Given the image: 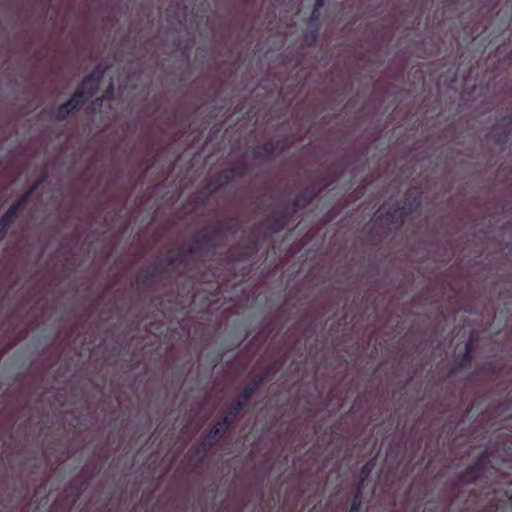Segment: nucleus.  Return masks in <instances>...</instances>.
<instances>
[{
    "instance_id": "obj_1",
    "label": "nucleus",
    "mask_w": 512,
    "mask_h": 512,
    "mask_svg": "<svg viewBox=\"0 0 512 512\" xmlns=\"http://www.w3.org/2000/svg\"><path fill=\"white\" fill-rule=\"evenodd\" d=\"M103 72L96 71L91 74L81 85L80 89L74 94V96L66 102L64 105L59 107L57 110V117L64 118L77 106H79L84 100L91 97L98 89L100 78Z\"/></svg>"
},
{
    "instance_id": "obj_2",
    "label": "nucleus",
    "mask_w": 512,
    "mask_h": 512,
    "mask_svg": "<svg viewBox=\"0 0 512 512\" xmlns=\"http://www.w3.org/2000/svg\"><path fill=\"white\" fill-rule=\"evenodd\" d=\"M31 193L29 191L25 197H23L20 202L17 205L12 206L9 211L5 214V216L2 219V222L0 224V239L3 237L6 228L11 223L13 216L15 215L16 211L18 210L19 206L26 200L28 195Z\"/></svg>"
},
{
    "instance_id": "obj_3",
    "label": "nucleus",
    "mask_w": 512,
    "mask_h": 512,
    "mask_svg": "<svg viewBox=\"0 0 512 512\" xmlns=\"http://www.w3.org/2000/svg\"><path fill=\"white\" fill-rule=\"evenodd\" d=\"M419 204L420 203L416 199H414L413 203H410L408 208L406 206L399 208L398 210H400V216L404 215L407 212V210L411 211L413 208H417Z\"/></svg>"
},
{
    "instance_id": "obj_4",
    "label": "nucleus",
    "mask_w": 512,
    "mask_h": 512,
    "mask_svg": "<svg viewBox=\"0 0 512 512\" xmlns=\"http://www.w3.org/2000/svg\"><path fill=\"white\" fill-rule=\"evenodd\" d=\"M242 407V403L241 402H238L237 406L233 408V411H230L229 414L230 415H236L238 413V411L241 409Z\"/></svg>"
},
{
    "instance_id": "obj_5",
    "label": "nucleus",
    "mask_w": 512,
    "mask_h": 512,
    "mask_svg": "<svg viewBox=\"0 0 512 512\" xmlns=\"http://www.w3.org/2000/svg\"><path fill=\"white\" fill-rule=\"evenodd\" d=\"M324 0H316L315 2V9H319L323 6Z\"/></svg>"
},
{
    "instance_id": "obj_6",
    "label": "nucleus",
    "mask_w": 512,
    "mask_h": 512,
    "mask_svg": "<svg viewBox=\"0 0 512 512\" xmlns=\"http://www.w3.org/2000/svg\"><path fill=\"white\" fill-rule=\"evenodd\" d=\"M472 343L471 341H468L465 345V353L468 354L471 350Z\"/></svg>"
},
{
    "instance_id": "obj_7",
    "label": "nucleus",
    "mask_w": 512,
    "mask_h": 512,
    "mask_svg": "<svg viewBox=\"0 0 512 512\" xmlns=\"http://www.w3.org/2000/svg\"><path fill=\"white\" fill-rule=\"evenodd\" d=\"M113 94V86L112 85H109L108 89H107V98H110Z\"/></svg>"
},
{
    "instance_id": "obj_8",
    "label": "nucleus",
    "mask_w": 512,
    "mask_h": 512,
    "mask_svg": "<svg viewBox=\"0 0 512 512\" xmlns=\"http://www.w3.org/2000/svg\"><path fill=\"white\" fill-rule=\"evenodd\" d=\"M357 509H358V508H357V505H356V503L354 502V503H353V505H352L351 512H355V511H357Z\"/></svg>"
},
{
    "instance_id": "obj_9",
    "label": "nucleus",
    "mask_w": 512,
    "mask_h": 512,
    "mask_svg": "<svg viewBox=\"0 0 512 512\" xmlns=\"http://www.w3.org/2000/svg\"><path fill=\"white\" fill-rule=\"evenodd\" d=\"M249 397V393L245 392V395L243 396V400L245 401Z\"/></svg>"
},
{
    "instance_id": "obj_10",
    "label": "nucleus",
    "mask_w": 512,
    "mask_h": 512,
    "mask_svg": "<svg viewBox=\"0 0 512 512\" xmlns=\"http://www.w3.org/2000/svg\"><path fill=\"white\" fill-rule=\"evenodd\" d=\"M97 100L101 103L103 101V98H98Z\"/></svg>"
}]
</instances>
